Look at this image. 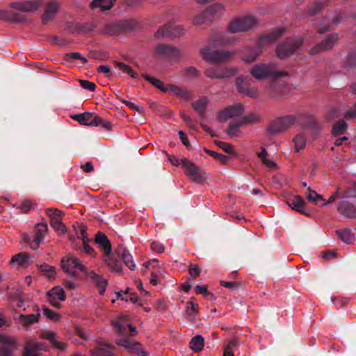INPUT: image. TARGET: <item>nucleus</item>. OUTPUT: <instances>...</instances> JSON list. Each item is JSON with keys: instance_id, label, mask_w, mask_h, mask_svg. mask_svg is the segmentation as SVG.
<instances>
[{"instance_id": "1", "label": "nucleus", "mask_w": 356, "mask_h": 356, "mask_svg": "<svg viewBox=\"0 0 356 356\" xmlns=\"http://www.w3.org/2000/svg\"><path fill=\"white\" fill-rule=\"evenodd\" d=\"M284 31V29H279L270 35L262 36L255 48L246 47L243 50L242 59L245 62L252 63L262 53V46L275 41Z\"/></svg>"}, {"instance_id": "2", "label": "nucleus", "mask_w": 356, "mask_h": 356, "mask_svg": "<svg viewBox=\"0 0 356 356\" xmlns=\"http://www.w3.org/2000/svg\"><path fill=\"white\" fill-rule=\"evenodd\" d=\"M250 74L258 80L288 75L286 72L278 71L273 63L255 65L251 69Z\"/></svg>"}, {"instance_id": "3", "label": "nucleus", "mask_w": 356, "mask_h": 356, "mask_svg": "<svg viewBox=\"0 0 356 356\" xmlns=\"http://www.w3.org/2000/svg\"><path fill=\"white\" fill-rule=\"evenodd\" d=\"M63 270L74 277H81L87 275V268L76 258L72 256H66L61 261Z\"/></svg>"}, {"instance_id": "4", "label": "nucleus", "mask_w": 356, "mask_h": 356, "mask_svg": "<svg viewBox=\"0 0 356 356\" xmlns=\"http://www.w3.org/2000/svg\"><path fill=\"white\" fill-rule=\"evenodd\" d=\"M185 175L193 181L203 184L207 179V175L200 167L184 158L182 161Z\"/></svg>"}, {"instance_id": "5", "label": "nucleus", "mask_w": 356, "mask_h": 356, "mask_svg": "<svg viewBox=\"0 0 356 356\" xmlns=\"http://www.w3.org/2000/svg\"><path fill=\"white\" fill-rule=\"evenodd\" d=\"M204 60L211 63H222L230 59L234 53L228 51L212 50L210 47H206L200 50Z\"/></svg>"}, {"instance_id": "6", "label": "nucleus", "mask_w": 356, "mask_h": 356, "mask_svg": "<svg viewBox=\"0 0 356 356\" xmlns=\"http://www.w3.org/2000/svg\"><path fill=\"white\" fill-rule=\"evenodd\" d=\"M295 121L296 118L292 115L278 118L268 124L267 130L273 134H280L291 127L295 123Z\"/></svg>"}, {"instance_id": "7", "label": "nucleus", "mask_w": 356, "mask_h": 356, "mask_svg": "<svg viewBox=\"0 0 356 356\" xmlns=\"http://www.w3.org/2000/svg\"><path fill=\"white\" fill-rule=\"evenodd\" d=\"M257 24V19L251 16L238 18L229 24L228 31L231 33L248 31L254 27Z\"/></svg>"}, {"instance_id": "8", "label": "nucleus", "mask_w": 356, "mask_h": 356, "mask_svg": "<svg viewBox=\"0 0 356 356\" xmlns=\"http://www.w3.org/2000/svg\"><path fill=\"white\" fill-rule=\"evenodd\" d=\"M302 44V39L296 40L288 39L283 44H280L276 49L277 55L280 58H284L292 54Z\"/></svg>"}, {"instance_id": "9", "label": "nucleus", "mask_w": 356, "mask_h": 356, "mask_svg": "<svg viewBox=\"0 0 356 356\" xmlns=\"http://www.w3.org/2000/svg\"><path fill=\"white\" fill-rule=\"evenodd\" d=\"M117 344L125 348L130 353L136 356H147V354L141 349V344L131 339L129 337H122L116 341Z\"/></svg>"}, {"instance_id": "10", "label": "nucleus", "mask_w": 356, "mask_h": 356, "mask_svg": "<svg viewBox=\"0 0 356 356\" xmlns=\"http://www.w3.org/2000/svg\"><path fill=\"white\" fill-rule=\"evenodd\" d=\"M47 225L46 223L40 222L35 225L34 229V235L33 238L25 237L24 240L26 243H29L30 247L33 250H36L39 248L40 244L43 241L44 236L47 232Z\"/></svg>"}, {"instance_id": "11", "label": "nucleus", "mask_w": 356, "mask_h": 356, "mask_svg": "<svg viewBox=\"0 0 356 356\" xmlns=\"http://www.w3.org/2000/svg\"><path fill=\"white\" fill-rule=\"evenodd\" d=\"M204 74L211 79H225L233 76L236 74L234 67H213L207 68Z\"/></svg>"}, {"instance_id": "12", "label": "nucleus", "mask_w": 356, "mask_h": 356, "mask_svg": "<svg viewBox=\"0 0 356 356\" xmlns=\"http://www.w3.org/2000/svg\"><path fill=\"white\" fill-rule=\"evenodd\" d=\"M244 112L242 104H236L229 106L218 112L217 118L219 121H227L228 119L240 116Z\"/></svg>"}, {"instance_id": "13", "label": "nucleus", "mask_w": 356, "mask_h": 356, "mask_svg": "<svg viewBox=\"0 0 356 356\" xmlns=\"http://www.w3.org/2000/svg\"><path fill=\"white\" fill-rule=\"evenodd\" d=\"M0 356H12L13 351L17 347V341L13 337L6 334L0 335Z\"/></svg>"}, {"instance_id": "14", "label": "nucleus", "mask_w": 356, "mask_h": 356, "mask_svg": "<svg viewBox=\"0 0 356 356\" xmlns=\"http://www.w3.org/2000/svg\"><path fill=\"white\" fill-rule=\"evenodd\" d=\"M184 33V29L181 26L168 24L159 29L155 33L156 38L162 37H179Z\"/></svg>"}, {"instance_id": "15", "label": "nucleus", "mask_w": 356, "mask_h": 356, "mask_svg": "<svg viewBox=\"0 0 356 356\" xmlns=\"http://www.w3.org/2000/svg\"><path fill=\"white\" fill-rule=\"evenodd\" d=\"M111 324L113 327L118 328V332L122 334H129L130 337H134L137 334V330L135 327L129 323H127L126 317L122 316L115 321H113Z\"/></svg>"}, {"instance_id": "16", "label": "nucleus", "mask_w": 356, "mask_h": 356, "mask_svg": "<svg viewBox=\"0 0 356 356\" xmlns=\"http://www.w3.org/2000/svg\"><path fill=\"white\" fill-rule=\"evenodd\" d=\"M40 312L38 307H36V312L32 314H19L15 320L17 323L26 330L29 329L32 325L38 323L40 319Z\"/></svg>"}, {"instance_id": "17", "label": "nucleus", "mask_w": 356, "mask_h": 356, "mask_svg": "<svg viewBox=\"0 0 356 356\" xmlns=\"http://www.w3.org/2000/svg\"><path fill=\"white\" fill-rule=\"evenodd\" d=\"M47 296L50 305L57 308L60 307L59 301H64L66 298L64 290L60 286L53 287L47 292Z\"/></svg>"}, {"instance_id": "18", "label": "nucleus", "mask_w": 356, "mask_h": 356, "mask_svg": "<svg viewBox=\"0 0 356 356\" xmlns=\"http://www.w3.org/2000/svg\"><path fill=\"white\" fill-rule=\"evenodd\" d=\"M42 6L41 1H28L21 2H13L10 4V7L22 12L33 13L38 10Z\"/></svg>"}, {"instance_id": "19", "label": "nucleus", "mask_w": 356, "mask_h": 356, "mask_svg": "<svg viewBox=\"0 0 356 356\" xmlns=\"http://www.w3.org/2000/svg\"><path fill=\"white\" fill-rule=\"evenodd\" d=\"M338 40L337 34H331L321 43L311 49L312 54H316L321 51H327L332 48Z\"/></svg>"}, {"instance_id": "20", "label": "nucleus", "mask_w": 356, "mask_h": 356, "mask_svg": "<svg viewBox=\"0 0 356 356\" xmlns=\"http://www.w3.org/2000/svg\"><path fill=\"white\" fill-rule=\"evenodd\" d=\"M250 81L242 77L236 79V86L238 90L245 95L250 97H257L259 95L258 90L256 88L250 87Z\"/></svg>"}, {"instance_id": "21", "label": "nucleus", "mask_w": 356, "mask_h": 356, "mask_svg": "<svg viewBox=\"0 0 356 356\" xmlns=\"http://www.w3.org/2000/svg\"><path fill=\"white\" fill-rule=\"evenodd\" d=\"M40 338L49 341L54 348L62 351L65 350L68 346L65 342L58 341L56 339V333L53 331H42L40 334Z\"/></svg>"}, {"instance_id": "22", "label": "nucleus", "mask_w": 356, "mask_h": 356, "mask_svg": "<svg viewBox=\"0 0 356 356\" xmlns=\"http://www.w3.org/2000/svg\"><path fill=\"white\" fill-rule=\"evenodd\" d=\"M99 248L103 252V255L111 254V243L108 237L102 232H98L95 238Z\"/></svg>"}, {"instance_id": "23", "label": "nucleus", "mask_w": 356, "mask_h": 356, "mask_svg": "<svg viewBox=\"0 0 356 356\" xmlns=\"http://www.w3.org/2000/svg\"><path fill=\"white\" fill-rule=\"evenodd\" d=\"M60 5L58 2H49L44 10L42 17L43 24H47L50 20L53 19L59 10Z\"/></svg>"}, {"instance_id": "24", "label": "nucleus", "mask_w": 356, "mask_h": 356, "mask_svg": "<svg viewBox=\"0 0 356 356\" xmlns=\"http://www.w3.org/2000/svg\"><path fill=\"white\" fill-rule=\"evenodd\" d=\"M86 275L95 284L99 289V294L103 295L108 285L107 280L93 271L87 273Z\"/></svg>"}, {"instance_id": "25", "label": "nucleus", "mask_w": 356, "mask_h": 356, "mask_svg": "<svg viewBox=\"0 0 356 356\" xmlns=\"http://www.w3.org/2000/svg\"><path fill=\"white\" fill-rule=\"evenodd\" d=\"M97 115L92 113L86 112L72 116V118L78 121L82 125L94 126Z\"/></svg>"}, {"instance_id": "26", "label": "nucleus", "mask_w": 356, "mask_h": 356, "mask_svg": "<svg viewBox=\"0 0 356 356\" xmlns=\"http://www.w3.org/2000/svg\"><path fill=\"white\" fill-rule=\"evenodd\" d=\"M102 259L111 271L116 273L122 272V265L120 261L114 258L112 254L103 255Z\"/></svg>"}, {"instance_id": "27", "label": "nucleus", "mask_w": 356, "mask_h": 356, "mask_svg": "<svg viewBox=\"0 0 356 356\" xmlns=\"http://www.w3.org/2000/svg\"><path fill=\"white\" fill-rule=\"evenodd\" d=\"M339 212L347 218H356V207L350 203L343 201L338 207Z\"/></svg>"}, {"instance_id": "28", "label": "nucleus", "mask_w": 356, "mask_h": 356, "mask_svg": "<svg viewBox=\"0 0 356 356\" xmlns=\"http://www.w3.org/2000/svg\"><path fill=\"white\" fill-rule=\"evenodd\" d=\"M114 347L111 345H103L90 350V356H118L113 353Z\"/></svg>"}, {"instance_id": "29", "label": "nucleus", "mask_w": 356, "mask_h": 356, "mask_svg": "<svg viewBox=\"0 0 356 356\" xmlns=\"http://www.w3.org/2000/svg\"><path fill=\"white\" fill-rule=\"evenodd\" d=\"M170 92L184 99H189L191 97V92L189 91L176 85L167 84V89H165V92Z\"/></svg>"}, {"instance_id": "30", "label": "nucleus", "mask_w": 356, "mask_h": 356, "mask_svg": "<svg viewBox=\"0 0 356 356\" xmlns=\"http://www.w3.org/2000/svg\"><path fill=\"white\" fill-rule=\"evenodd\" d=\"M286 203L291 209L301 213H304L302 209L305 205V201L300 195H295L288 199Z\"/></svg>"}, {"instance_id": "31", "label": "nucleus", "mask_w": 356, "mask_h": 356, "mask_svg": "<svg viewBox=\"0 0 356 356\" xmlns=\"http://www.w3.org/2000/svg\"><path fill=\"white\" fill-rule=\"evenodd\" d=\"M208 98L207 97H201L200 99L195 101L192 104V107L199 113V115L202 116L204 114V111L208 106Z\"/></svg>"}, {"instance_id": "32", "label": "nucleus", "mask_w": 356, "mask_h": 356, "mask_svg": "<svg viewBox=\"0 0 356 356\" xmlns=\"http://www.w3.org/2000/svg\"><path fill=\"white\" fill-rule=\"evenodd\" d=\"M209 17L213 20L216 17H218L224 10V6L221 3H214L205 9Z\"/></svg>"}, {"instance_id": "33", "label": "nucleus", "mask_w": 356, "mask_h": 356, "mask_svg": "<svg viewBox=\"0 0 356 356\" xmlns=\"http://www.w3.org/2000/svg\"><path fill=\"white\" fill-rule=\"evenodd\" d=\"M115 0H93L90 3L91 8H99L102 10H108L114 5Z\"/></svg>"}, {"instance_id": "34", "label": "nucleus", "mask_w": 356, "mask_h": 356, "mask_svg": "<svg viewBox=\"0 0 356 356\" xmlns=\"http://www.w3.org/2000/svg\"><path fill=\"white\" fill-rule=\"evenodd\" d=\"M241 126H243V124L240 119L237 121L230 122L227 129V134L232 137L239 136L241 134L240 127Z\"/></svg>"}, {"instance_id": "35", "label": "nucleus", "mask_w": 356, "mask_h": 356, "mask_svg": "<svg viewBox=\"0 0 356 356\" xmlns=\"http://www.w3.org/2000/svg\"><path fill=\"white\" fill-rule=\"evenodd\" d=\"M118 254L121 255L125 265L131 270L135 269L136 265L131 254L125 249H119Z\"/></svg>"}, {"instance_id": "36", "label": "nucleus", "mask_w": 356, "mask_h": 356, "mask_svg": "<svg viewBox=\"0 0 356 356\" xmlns=\"http://www.w3.org/2000/svg\"><path fill=\"white\" fill-rule=\"evenodd\" d=\"M177 51L172 47L166 44H159L155 48V54L157 55L173 56Z\"/></svg>"}, {"instance_id": "37", "label": "nucleus", "mask_w": 356, "mask_h": 356, "mask_svg": "<svg viewBox=\"0 0 356 356\" xmlns=\"http://www.w3.org/2000/svg\"><path fill=\"white\" fill-rule=\"evenodd\" d=\"M38 267L40 273L49 279H54L56 277V272L54 266L43 264Z\"/></svg>"}, {"instance_id": "38", "label": "nucleus", "mask_w": 356, "mask_h": 356, "mask_svg": "<svg viewBox=\"0 0 356 356\" xmlns=\"http://www.w3.org/2000/svg\"><path fill=\"white\" fill-rule=\"evenodd\" d=\"M204 345V338L200 335H197L194 337L191 341H190V348L194 352H200L201 351Z\"/></svg>"}, {"instance_id": "39", "label": "nucleus", "mask_w": 356, "mask_h": 356, "mask_svg": "<svg viewBox=\"0 0 356 356\" xmlns=\"http://www.w3.org/2000/svg\"><path fill=\"white\" fill-rule=\"evenodd\" d=\"M338 237L346 243H352L354 241V235L350 230L341 229L336 232Z\"/></svg>"}, {"instance_id": "40", "label": "nucleus", "mask_w": 356, "mask_h": 356, "mask_svg": "<svg viewBox=\"0 0 356 356\" xmlns=\"http://www.w3.org/2000/svg\"><path fill=\"white\" fill-rule=\"evenodd\" d=\"M114 63L120 70H122L124 73H126L128 75H129L131 78H138L137 73L135 71H134L131 66L126 65L123 63L117 61H114Z\"/></svg>"}, {"instance_id": "41", "label": "nucleus", "mask_w": 356, "mask_h": 356, "mask_svg": "<svg viewBox=\"0 0 356 356\" xmlns=\"http://www.w3.org/2000/svg\"><path fill=\"white\" fill-rule=\"evenodd\" d=\"M211 21V19L209 17V15L206 13V10H204L193 17V24L199 26Z\"/></svg>"}, {"instance_id": "42", "label": "nucleus", "mask_w": 356, "mask_h": 356, "mask_svg": "<svg viewBox=\"0 0 356 356\" xmlns=\"http://www.w3.org/2000/svg\"><path fill=\"white\" fill-rule=\"evenodd\" d=\"M29 255L26 252H19L13 256L11 259L12 263H17L21 266H24L28 263Z\"/></svg>"}, {"instance_id": "43", "label": "nucleus", "mask_w": 356, "mask_h": 356, "mask_svg": "<svg viewBox=\"0 0 356 356\" xmlns=\"http://www.w3.org/2000/svg\"><path fill=\"white\" fill-rule=\"evenodd\" d=\"M143 76L145 80L151 83L156 88L165 92V89H167V84L165 85L161 80L153 78L147 74H143Z\"/></svg>"}, {"instance_id": "44", "label": "nucleus", "mask_w": 356, "mask_h": 356, "mask_svg": "<svg viewBox=\"0 0 356 356\" xmlns=\"http://www.w3.org/2000/svg\"><path fill=\"white\" fill-rule=\"evenodd\" d=\"M296 152L304 149L306 145V138L302 134L296 135L293 139Z\"/></svg>"}, {"instance_id": "45", "label": "nucleus", "mask_w": 356, "mask_h": 356, "mask_svg": "<svg viewBox=\"0 0 356 356\" xmlns=\"http://www.w3.org/2000/svg\"><path fill=\"white\" fill-rule=\"evenodd\" d=\"M199 306L195 302V298H191L190 300L186 303V313L190 316L196 314L198 312Z\"/></svg>"}, {"instance_id": "46", "label": "nucleus", "mask_w": 356, "mask_h": 356, "mask_svg": "<svg viewBox=\"0 0 356 356\" xmlns=\"http://www.w3.org/2000/svg\"><path fill=\"white\" fill-rule=\"evenodd\" d=\"M347 128V124L343 121L336 123L332 128V134L335 136L343 134Z\"/></svg>"}, {"instance_id": "47", "label": "nucleus", "mask_w": 356, "mask_h": 356, "mask_svg": "<svg viewBox=\"0 0 356 356\" xmlns=\"http://www.w3.org/2000/svg\"><path fill=\"white\" fill-rule=\"evenodd\" d=\"M50 225L60 234H63L65 231V227L62 222V218L50 220Z\"/></svg>"}, {"instance_id": "48", "label": "nucleus", "mask_w": 356, "mask_h": 356, "mask_svg": "<svg viewBox=\"0 0 356 356\" xmlns=\"http://www.w3.org/2000/svg\"><path fill=\"white\" fill-rule=\"evenodd\" d=\"M259 116L256 113H250L241 118H240L241 122L243 125H247L248 124L254 123L259 121Z\"/></svg>"}, {"instance_id": "49", "label": "nucleus", "mask_w": 356, "mask_h": 356, "mask_svg": "<svg viewBox=\"0 0 356 356\" xmlns=\"http://www.w3.org/2000/svg\"><path fill=\"white\" fill-rule=\"evenodd\" d=\"M307 199L309 202H312L315 204H317L319 200L324 201L323 196L318 194L316 191H312L310 188L308 189V193L306 195Z\"/></svg>"}, {"instance_id": "50", "label": "nucleus", "mask_w": 356, "mask_h": 356, "mask_svg": "<svg viewBox=\"0 0 356 356\" xmlns=\"http://www.w3.org/2000/svg\"><path fill=\"white\" fill-rule=\"evenodd\" d=\"M194 291L196 294H202L204 297L209 296L211 298H213V293L208 291L207 286L197 285L195 287Z\"/></svg>"}, {"instance_id": "51", "label": "nucleus", "mask_w": 356, "mask_h": 356, "mask_svg": "<svg viewBox=\"0 0 356 356\" xmlns=\"http://www.w3.org/2000/svg\"><path fill=\"white\" fill-rule=\"evenodd\" d=\"M25 343L27 345H30L31 348H33L36 351L40 350H47V346H45L44 343L38 342V341H35L33 340H28L26 341Z\"/></svg>"}, {"instance_id": "52", "label": "nucleus", "mask_w": 356, "mask_h": 356, "mask_svg": "<svg viewBox=\"0 0 356 356\" xmlns=\"http://www.w3.org/2000/svg\"><path fill=\"white\" fill-rule=\"evenodd\" d=\"M90 30L87 24L76 23L73 26V31L77 33H86Z\"/></svg>"}, {"instance_id": "53", "label": "nucleus", "mask_w": 356, "mask_h": 356, "mask_svg": "<svg viewBox=\"0 0 356 356\" xmlns=\"http://www.w3.org/2000/svg\"><path fill=\"white\" fill-rule=\"evenodd\" d=\"M201 273V269L199 266L197 264H190L188 267V273L191 277L193 279L197 278L200 276Z\"/></svg>"}, {"instance_id": "54", "label": "nucleus", "mask_w": 356, "mask_h": 356, "mask_svg": "<svg viewBox=\"0 0 356 356\" xmlns=\"http://www.w3.org/2000/svg\"><path fill=\"white\" fill-rule=\"evenodd\" d=\"M161 275L162 273L159 268L156 271L152 272L149 282L152 285L156 286L159 282Z\"/></svg>"}, {"instance_id": "55", "label": "nucleus", "mask_w": 356, "mask_h": 356, "mask_svg": "<svg viewBox=\"0 0 356 356\" xmlns=\"http://www.w3.org/2000/svg\"><path fill=\"white\" fill-rule=\"evenodd\" d=\"M33 204L31 200H25L21 203L19 208L21 212L26 213L33 208Z\"/></svg>"}, {"instance_id": "56", "label": "nucleus", "mask_w": 356, "mask_h": 356, "mask_svg": "<svg viewBox=\"0 0 356 356\" xmlns=\"http://www.w3.org/2000/svg\"><path fill=\"white\" fill-rule=\"evenodd\" d=\"M220 286H224L227 289H238L241 284L239 282H227V281H220Z\"/></svg>"}, {"instance_id": "57", "label": "nucleus", "mask_w": 356, "mask_h": 356, "mask_svg": "<svg viewBox=\"0 0 356 356\" xmlns=\"http://www.w3.org/2000/svg\"><path fill=\"white\" fill-rule=\"evenodd\" d=\"M10 300L15 303L16 307H22L24 305V299L22 298V296L19 294H14L10 296Z\"/></svg>"}, {"instance_id": "58", "label": "nucleus", "mask_w": 356, "mask_h": 356, "mask_svg": "<svg viewBox=\"0 0 356 356\" xmlns=\"http://www.w3.org/2000/svg\"><path fill=\"white\" fill-rule=\"evenodd\" d=\"M95 121L97 123L94 126H102L107 130H111V124L108 121L104 120L97 115L96 117Z\"/></svg>"}, {"instance_id": "59", "label": "nucleus", "mask_w": 356, "mask_h": 356, "mask_svg": "<svg viewBox=\"0 0 356 356\" xmlns=\"http://www.w3.org/2000/svg\"><path fill=\"white\" fill-rule=\"evenodd\" d=\"M43 311H44V315L45 316H47L48 318L53 320V321H58L59 320L58 314L55 313L51 309H50L47 307H44Z\"/></svg>"}, {"instance_id": "60", "label": "nucleus", "mask_w": 356, "mask_h": 356, "mask_svg": "<svg viewBox=\"0 0 356 356\" xmlns=\"http://www.w3.org/2000/svg\"><path fill=\"white\" fill-rule=\"evenodd\" d=\"M79 83L82 88L89 91L92 92L95 91L96 89V85L94 83L90 82L89 81L79 80Z\"/></svg>"}, {"instance_id": "61", "label": "nucleus", "mask_w": 356, "mask_h": 356, "mask_svg": "<svg viewBox=\"0 0 356 356\" xmlns=\"http://www.w3.org/2000/svg\"><path fill=\"white\" fill-rule=\"evenodd\" d=\"M165 154H166V156L168 158V161L172 165H174V166H179L181 164L183 165L182 161H183L184 159H179V158L176 157L174 155H170V154H167L165 152Z\"/></svg>"}, {"instance_id": "62", "label": "nucleus", "mask_w": 356, "mask_h": 356, "mask_svg": "<svg viewBox=\"0 0 356 356\" xmlns=\"http://www.w3.org/2000/svg\"><path fill=\"white\" fill-rule=\"evenodd\" d=\"M47 214L50 218V220L55 218H61L62 212L56 209H49L47 210Z\"/></svg>"}, {"instance_id": "63", "label": "nucleus", "mask_w": 356, "mask_h": 356, "mask_svg": "<svg viewBox=\"0 0 356 356\" xmlns=\"http://www.w3.org/2000/svg\"><path fill=\"white\" fill-rule=\"evenodd\" d=\"M151 249L156 253H163L165 251L164 245L159 241H154L151 243Z\"/></svg>"}, {"instance_id": "64", "label": "nucleus", "mask_w": 356, "mask_h": 356, "mask_svg": "<svg viewBox=\"0 0 356 356\" xmlns=\"http://www.w3.org/2000/svg\"><path fill=\"white\" fill-rule=\"evenodd\" d=\"M23 356H40L39 354L33 348H31L30 345L25 343L24 350L22 354Z\"/></svg>"}]
</instances>
